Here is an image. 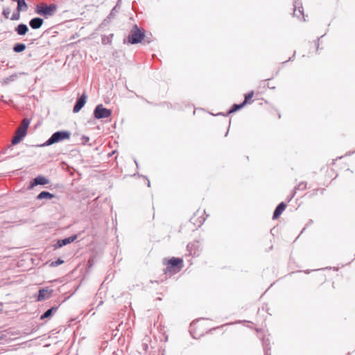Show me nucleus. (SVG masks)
<instances>
[{
  "label": "nucleus",
  "instance_id": "20",
  "mask_svg": "<svg viewBox=\"0 0 355 355\" xmlns=\"http://www.w3.org/2000/svg\"><path fill=\"white\" fill-rule=\"evenodd\" d=\"M244 103H241L240 104H234L232 107V108L229 110L228 114H231L233 112H235L240 109H241L244 106Z\"/></svg>",
  "mask_w": 355,
  "mask_h": 355
},
{
  "label": "nucleus",
  "instance_id": "19",
  "mask_svg": "<svg viewBox=\"0 0 355 355\" xmlns=\"http://www.w3.org/2000/svg\"><path fill=\"white\" fill-rule=\"evenodd\" d=\"M198 322H192L190 325V329L189 332L193 338H197V334L195 331L196 327L197 326Z\"/></svg>",
  "mask_w": 355,
  "mask_h": 355
},
{
  "label": "nucleus",
  "instance_id": "32",
  "mask_svg": "<svg viewBox=\"0 0 355 355\" xmlns=\"http://www.w3.org/2000/svg\"><path fill=\"white\" fill-rule=\"evenodd\" d=\"M148 186L150 187V181L148 180Z\"/></svg>",
  "mask_w": 355,
  "mask_h": 355
},
{
  "label": "nucleus",
  "instance_id": "24",
  "mask_svg": "<svg viewBox=\"0 0 355 355\" xmlns=\"http://www.w3.org/2000/svg\"><path fill=\"white\" fill-rule=\"evenodd\" d=\"M64 261L60 259H58L57 261H53L51 263V266H53V267H55V266H58L60 264H62Z\"/></svg>",
  "mask_w": 355,
  "mask_h": 355
},
{
  "label": "nucleus",
  "instance_id": "12",
  "mask_svg": "<svg viewBox=\"0 0 355 355\" xmlns=\"http://www.w3.org/2000/svg\"><path fill=\"white\" fill-rule=\"evenodd\" d=\"M44 23V20L40 17H35L30 20L29 25L33 29L40 28Z\"/></svg>",
  "mask_w": 355,
  "mask_h": 355
},
{
  "label": "nucleus",
  "instance_id": "10",
  "mask_svg": "<svg viewBox=\"0 0 355 355\" xmlns=\"http://www.w3.org/2000/svg\"><path fill=\"white\" fill-rule=\"evenodd\" d=\"M76 239H77V235H73L68 238L58 240L55 245V247L56 248H62L64 245H67L73 242Z\"/></svg>",
  "mask_w": 355,
  "mask_h": 355
},
{
  "label": "nucleus",
  "instance_id": "14",
  "mask_svg": "<svg viewBox=\"0 0 355 355\" xmlns=\"http://www.w3.org/2000/svg\"><path fill=\"white\" fill-rule=\"evenodd\" d=\"M15 31L19 35L22 36L28 33V28L26 24H20L15 28Z\"/></svg>",
  "mask_w": 355,
  "mask_h": 355
},
{
  "label": "nucleus",
  "instance_id": "2",
  "mask_svg": "<svg viewBox=\"0 0 355 355\" xmlns=\"http://www.w3.org/2000/svg\"><path fill=\"white\" fill-rule=\"evenodd\" d=\"M182 259L180 258L172 257L168 260H164L166 268L164 270L166 275H175L179 272L182 268Z\"/></svg>",
  "mask_w": 355,
  "mask_h": 355
},
{
  "label": "nucleus",
  "instance_id": "28",
  "mask_svg": "<svg viewBox=\"0 0 355 355\" xmlns=\"http://www.w3.org/2000/svg\"><path fill=\"white\" fill-rule=\"evenodd\" d=\"M319 40H320V38L318 39L316 44H315V45L317 46V49H318V46H319Z\"/></svg>",
  "mask_w": 355,
  "mask_h": 355
},
{
  "label": "nucleus",
  "instance_id": "16",
  "mask_svg": "<svg viewBox=\"0 0 355 355\" xmlns=\"http://www.w3.org/2000/svg\"><path fill=\"white\" fill-rule=\"evenodd\" d=\"M58 310V306H53L51 309L46 311L40 317L41 320H44L46 318H50L53 312H55Z\"/></svg>",
  "mask_w": 355,
  "mask_h": 355
},
{
  "label": "nucleus",
  "instance_id": "31",
  "mask_svg": "<svg viewBox=\"0 0 355 355\" xmlns=\"http://www.w3.org/2000/svg\"><path fill=\"white\" fill-rule=\"evenodd\" d=\"M14 156H15V155H10L8 157H12Z\"/></svg>",
  "mask_w": 355,
  "mask_h": 355
},
{
  "label": "nucleus",
  "instance_id": "26",
  "mask_svg": "<svg viewBox=\"0 0 355 355\" xmlns=\"http://www.w3.org/2000/svg\"><path fill=\"white\" fill-rule=\"evenodd\" d=\"M10 13V10L9 8L4 9L3 11V15L7 19L9 18Z\"/></svg>",
  "mask_w": 355,
  "mask_h": 355
},
{
  "label": "nucleus",
  "instance_id": "17",
  "mask_svg": "<svg viewBox=\"0 0 355 355\" xmlns=\"http://www.w3.org/2000/svg\"><path fill=\"white\" fill-rule=\"evenodd\" d=\"M28 9V6L25 1V0L19 1V3H17V10L18 12L20 11H26Z\"/></svg>",
  "mask_w": 355,
  "mask_h": 355
},
{
  "label": "nucleus",
  "instance_id": "27",
  "mask_svg": "<svg viewBox=\"0 0 355 355\" xmlns=\"http://www.w3.org/2000/svg\"><path fill=\"white\" fill-rule=\"evenodd\" d=\"M295 191H294L292 195L288 198V201H291L292 198L295 196Z\"/></svg>",
  "mask_w": 355,
  "mask_h": 355
},
{
  "label": "nucleus",
  "instance_id": "18",
  "mask_svg": "<svg viewBox=\"0 0 355 355\" xmlns=\"http://www.w3.org/2000/svg\"><path fill=\"white\" fill-rule=\"evenodd\" d=\"M26 49V45L23 43H18L13 47V51L16 53H20Z\"/></svg>",
  "mask_w": 355,
  "mask_h": 355
},
{
  "label": "nucleus",
  "instance_id": "8",
  "mask_svg": "<svg viewBox=\"0 0 355 355\" xmlns=\"http://www.w3.org/2000/svg\"><path fill=\"white\" fill-rule=\"evenodd\" d=\"M50 182L49 180L42 175H38L31 182V184L28 189H33L35 186L37 185H45Z\"/></svg>",
  "mask_w": 355,
  "mask_h": 355
},
{
  "label": "nucleus",
  "instance_id": "22",
  "mask_svg": "<svg viewBox=\"0 0 355 355\" xmlns=\"http://www.w3.org/2000/svg\"><path fill=\"white\" fill-rule=\"evenodd\" d=\"M306 188V183L302 182L295 187V190H304Z\"/></svg>",
  "mask_w": 355,
  "mask_h": 355
},
{
  "label": "nucleus",
  "instance_id": "5",
  "mask_svg": "<svg viewBox=\"0 0 355 355\" xmlns=\"http://www.w3.org/2000/svg\"><path fill=\"white\" fill-rule=\"evenodd\" d=\"M57 10V6L54 3L37 6L36 12L46 18L53 16Z\"/></svg>",
  "mask_w": 355,
  "mask_h": 355
},
{
  "label": "nucleus",
  "instance_id": "7",
  "mask_svg": "<svg viewBox=\"0 0 355 355\" xmlns=\"http://www.w3.org/2000/svg\"><path fill=\"white\" fill-rule=\"evenodd\" d=\"M53 291L52 289L49 288L40 289L37 301L40 302L49 299L52 295Z\"/></svg>",
  "mask_w": 355,
  "mask_h": 355
},
{
  "label": "nucleus",
  "instance_id": "23",
  "mask_svg": "<svg viewBox=\"0 0 355 355\" xmlns=\"http://www.w3.org/2000/svg\"><path fill=\"white\" fill-rule=\"evenodd\" d=\"M17 78V74H12L11 76H10L9 77L6 78L5 80V82L8 83L10 81H14L15 80H16Z\"/></svg>",
  "mask_w": 355,
  "mask_h": 355
},
{
  "label": "nucleus",
  "instance_id": "9",
  "mask_svg": "<svg viewBox=\"0 0 355 355\" xmlns=\"http://www.w3.org/2000/svg\"><path fill=\"white\" fill-rule=\"evenodd\" d=\"M87 95L83 93L76 101V104L73 108L74 113L78 112L86 103Z\"/></svg>",
  "mask_w": 355,
  "mask_h": 355
},
{
  "label": "nucleus",
  "instance_id": "29",
  "mask_svg": "<svg viewBox=\"0 0 355 355\" xmlns=\"http://www.w3.org/2000/svg\"><path fill=\"white\" fill-rule=\"evenodd\" d=\"M168 340V336H164V341L166 342Z\"/></svg>",
  "mask_w": 355,
  "mask_h": 355
},
{
  "label": "nucleus",
  "instance_id": "30",
  "mask_svg": "<svg viewBox=\"0 0 355 355\" xmlns=\"http://www.w3.org/2000/svg\"><path fill=\"white\" fill-rule=\"evenodd\" d=\"M203 221H205V219H202V220H200V223L202 224L203 223Z\"/></svg>",
  "mask_w": 355,
  "mask_h": 355
},
{
  "label": "nucleus",
  "instance_id": "21",
  "mask_svg": "<svg viewBox=\"0 0 355 355\" xmlns=\"http://www.w3.org/2000/svg\"><path fill=\"white\" fill-rule=\"evenodd\" d=\"M253 95H254L253 92H250L246 94L245 95V100L243 102V103H244V105H245L252 98Z\"/></svg>",
  "mask_w": 355,
  "mask_h": 355
},
{
  "label": "nucleus",
  "instance_id": "11",
  "mask_svg": "<svg viewBox=\"0 0 355 355\" xmlns=\"http://www.w3.org/2000/svg\"><path fill=\"white\" fill-rule=\"evenodd\" d=\"M293 16L299 18L300 16L303 17V20L306 21L304 15V9L303 7L300 5V3L295 2L294 4V10H293Z\"/></svg>",
  "mask_w": 355,
  "mask_h": 355
},
{
  "label": "nucleus",
  "instance_id": "33",
  "mask_svg": "<svg viewBox=\"0 0 355 355\" xmlns=\"http://www.w3.org/2000/svg\"><path fill=\"white\" fill-rule=\"evenodd\" d=\"M265 354H266V355H268L267 352H266Z\"/></svg>",
  "mask_w": 355,
  "mask_h": 355
},
{
  "label": "nucleus",
  "instance_id": "6",
  "mask_svg": "<svg viewBox=\"0 0 355 355\" xmlns=\"http://www.w3.org/2000/svg\"><path fill=\"white\" fill-rule=\"evenodd\" d=\"M111 110L105 108L102 104L98 105L94 111V117L98 119L108 118L111 116Z\"/></svg>",
  "mask_w": 355,
  "mask_h": 355
},
{
  "label": "nucleus",
  "instance_id": "15",
  "mask_svg": "<svg viewBox=\"0 0 355 355\" xmlns=\"http://www.w3.org/2000/svg\"><path fill=\"white\" fill-rule=\"evenodd\" d=\"M53 198H54V195L48 192V191H42L41 193H40L37 196V200H42V199H48V200H51Z\"/></svg>",
  "mask_w": 355,
  "mask_h": 355
},
{
  "label": "nucleus",
  "instance_id": "25",
  "mask_svg": "<svg viewBox=\"0 0 355 355\" xmlns=\"http://www.w3.org/2000/svg\"><path fill=\"white\" fill-rule=\"evenodd\" d=\"M19 12H20L17 11V12L13 13L12 15L10 17V19L12 20V21L18 20L19 19V17H20Z\"/></svg>",
  "mask_w": 355,
  "mask_h": 355
},
{
  "label": "nucleus",
  "instance_id": "3",
  "mask_svg": "<svg viewBox=\"0 0 355 355\" xmlns=\"http://www.w3.org/2000/svg\"><path fill=\"white\" fill-rule=\"evenodd\" d=\"M71 133L70 131H57L54 132L45 143L40 145V146H48L64 140H69L71 138Z\"/></svg>",
  "mask_w": 355,
  "mask_h": 355
},
{
  "label": "nucleus",
  "instance_id": "4",
  "mask_svg": "<svg viewBox=\"0 0 355 355\" xmlns=\"http://www.w3.org/2000/svg\"><path fill=\"white\" fill-rule=\"evenodd\" d=\"M144 37V33L137 25H135L130 31L127 40H124V43L127 42L131 44H138L141 42Z\"/></svg>",
  "mask_w": 355,
  "mask_h": 355
},
{
  "label": "nucleus",
  "instance_id": "13",
  "mask_svg": "<svg viewBox=\"0 0 355 355\" xmlns=\"http://www.w3.org/2000/svg\"><path fill=\"white\" fill-rule=\"evenodd\" d=\"M286 205L284 202L279 203L274 211L272 218H277L285 210Z\"/></svg>",
  "mask_w": 355,
  "mask_h": 355
},
{
  "label": "nucleus",
  "instance_id": "1",
  "mask_svg": "<svg viewBox=\"0 0 355 355\" xmlns=\"http://www.w3.org/2000/svg\"><path fill=\"white\" fill-rule=\"evenodd\" d=\"M29 124L30 120L28 119L25 118L22 120L20 126L17 129L15 135L12 139V145L8 146V148L3 150L1 153V154H6L8 150L12 149V146L16 145L21 141L27 134V129Z\"/></svg>",
  "mask_w": 355,
  "mask_h": 355
}]
</instances>
